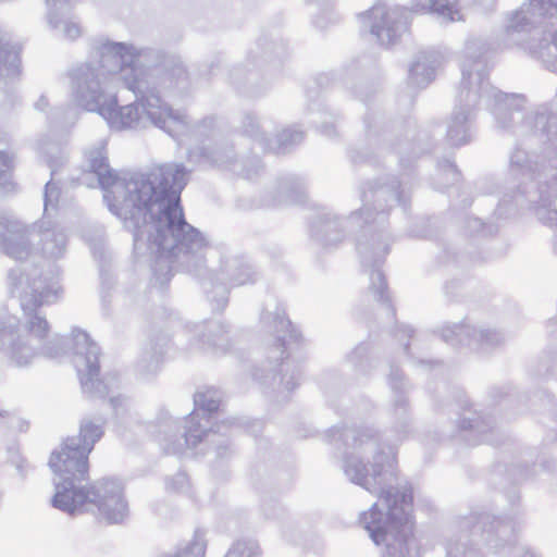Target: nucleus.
Here are the masks:
<instances>
[{
  "instance_id": "obj_56",
  "label": "nucleus",
  "mask_w": 557,
  "mask_h": 557,
  "mask_svg": "<svg viewBox=\"0 0 557 557\" xmlns=\"http://www.w3.org/2000/svg\"><path fill=\"white\" fill-rule=\"evenodd\" d=\"M406 351L409 349V343L404 344Z\"/></svg>"
},
{
  "instance_id": "obj_13",
  "label": "nucleus",
  "mask_w": 557,
  "mask_h": 557,
  "mask_svg": "<svg viewBox=\"0 0 557 557\" xmlns=\"http://www.w3.org/2000/svg\"><path fill=\"white\" fill-rule=\"evenodd\" d=\"M406 206L405 191L400 189V183L392 180L389 183L377 187L366 183L361 190L362 208L350 215L352 221H358V226L368 224H383L386 221L387 211L383 202L388 200Z\"/></svg>"
},
{
  "instance_id": "obj_45",
  "label": "nucleus",
  "mask_w": 557,
  "mask_h": 557,
  "mask_svg": "<svg viewBox=\"0 0 557 557\" xmlns=\"http://www.w3.org/2000/svg\"><path fill=\"white\" fill-rule=\"evenodd\" d=\"M413 334V330L410 326L404 325L400 329H397L395 336H401V337H411Z\"/></svg>"
},
{
  "instance_id": "obj_16",
  "label": "nucleus",
  "mask_w": 557,
  "mask_h": 557,
  "mask_svg": "<svg viewBox=\"0 0 557 557\" xmlns=\"http://www.w3.org/2000/svg\"><path fill=\"white\" fill-rule=\"evenodd\" d=\"M190 333L199 336V338L190 344L189 349H199L203 354L219 356L230 348V332L222 322L208 321L202 325H195L194 330L185 326L180 330L177 336L188 337Z\"/></svg>"
},
{
  "instance_id": "obj_55",
  "label": "nucleus",
  "mask_w": 557,
  "mask_h": 557,
  "mask_svg": "<svg viewBox=\"0 0 557 557\" xmlns=\"http://www.w3.org/2000/svg\"><path fill=\"white\" fill-rule=\"evenodd\" d=\"M400 165H401L403 168H405V160H404V158H403V157H400Z\"/></svg>"
},
{
  "instance_id": "obj_8",
  "label": "nucleus",
  "mask_w": 557,
  "mask_h": 557,
  "mask_svg": "<svg viewBox=\"0 0 557 557\" xmlns=\"http://www.w3.org/2000/svg\"><path fill=\"white\" fill-rule=\"evenodd\" d=\"M106 420L103 418L91 419L85 417L81 420L77 436L66 437L60 445V448L51 453L49 467L54 473L53 483L63 482L71 486L70 479L89 478L88 456L92 451L96 443L104 434Z\"/></svg>"
},
{
  "instance_id": "obj_37",
  "label": "nucleus",
  "mask_w": 557,
  "mask_h": 557,
  "mask_svg": "<svg viewBox=\"0 0 557 557\" xmlns=\"http://www.w3.org/2000/svg\"><path fill=\"white\" fill-rule=\"evenodd\" d=\"M259 546L255 541H237L227 550L225 557H257Z\"/></svg>"
},
{
  "instance_id": "obj_2",
  "label": "nucleus",
  "mask_w": 557,
  "mask_h": 557,
  "mask_svg": "<svg viewBox=\"0 0 557 557\" xmlns=\"http://www.w3.org/2000/svg\"><path fill=\"white\" fill-rule=\"evenodd\" d=\"M87 158L109 210L133 234L135 253L151 258L156 281L168 284L174 271L196 273L203 265L208 242L187 223L181 206L189 174L183 164H164L150 175L120 177L109 165L103 141Z\"/></svg>"
},
{
  "instance_id": "obj_21",
  "label": "nucleus",
  "mask_w": 557,
  "mask_h": 557,
  "mask_svg": "<svg viewBox=\"0 0 557 557\" xmlns=\"http://www.w3.org/2000/svg\"><path fill=\"white\" fill-rule=\"evenodd\" d=\"M0 248L15 260L25 259L30 252L28 230L20 222L0 216Z\"/></svg>"
},
{
  "instance_id": "obj_30",
  "label": "nucleus",
  "mask_w": 557,
  "mask_h": 557,
  "mask_svg": "<svg viewBox=\"0 0 557 557\" xmlns=\"http://www.w3.org/2000/svg\"><path fill=\"white\" fill-rule=\"evenodd\" d=\"M176 430V421L170 418L160 422L157 440L165 454L181 455L185 450L181 442L176 443V440H173Z\"/></svg>"
},
{
  "instance_id": "obj_32",
  "label": "nucleus",
  "mask_w": 557,
  "mask_h": 557,
  "mask_svg": "<svg viewBox=\"0 0 557 557\" xmlns=\"http://www.w3.org/2000/svg\"><path fill=\"white\" fill-rule=\"evenodd\" d=\"M207 549V542L205 532L200 529L195 531L193 540L175 554H166L160 557H205Z\"/></svg>"
},
{
  "instance_id": "obj_1",
  "label": "nucleus",
  "mask_w": 557,
  "mask_h": 557,
  "mask_svg": "<svg viewBox=\"0 0 557 557\" xmlns=\"http://www.w3.org/2000/svg\"><path fill=\"white\" fill-rule=\"evenodd\" d=\"M512 48L525 50L557 74V0H528L506 16L504 28L495 35L467 41L446 134L449 145L459 147L470 141V123L481 103H485L502 131L548 140L557 136V112L542 109L527 113L523 96L503 94L490 84L488 55Z\"/></svg>"
},
{
  "instance_id": "obj_19",
  "label": "nucleus",
  "mask_w": 557,
  "mask_h": 557,
  "mask_svg": "<svg viewBox=\"0 0 557 557\" xmlns=\"http://www.w3.org/2000/svg\"><path fill=\"white\" fill-rule=\"evenodd\" d=\"M264 371L265 374H259L256 371L253 373L255 379L264 382L270 379L273 386H283L281 393H284V391L292 392L299 385L301 369L289 356L277 357L276 359L268 358V366Z\"/></svg>"
},
{
  "instance_id": "obj_46",
  "label": "nucleus",
  "mask_w": 557,
  "mask_h": 557,
  "mask_svg": "<svg viewBox=\"0 0 557 557\" xmlns=\"http://www.w3.org/2000/svg\"><path fill=\"white\" fill-rule=\"evenodd\" d=\"M49 107V100L45 95H41L35 102V108L39 111H45Z\"/></svg>"
},
{
  "instance_id": "obj_14",
  "label": "nucleus",
  "mask_w": 557,
  "mask_h": 557,
  "mask_svg": "<svg viewBox=\"0 0 557 557\" xmlns=\"http://www.w3.org/2000/svg\"><path fill=\"white\" fill-rule=\"evenodd\" d=\"M260 322L275 335V343L269 350V359L289 356L287 351L297 346L301 339L300 333L286 317L284 307L273 295L265 300Z\"/></svg>"
},
{
  "instance_id": "obj_24",
  "label": "nucleus",
  "mask_w": 557,
  "mask_h": 557,
  "mask_svg": "<svg viewBox=\"0 0 557 557\" xmlns=\"http://www.w3.org/2000/svg\"><path fill=\"white\" fill-rule=\"evenodd\" d=\"M40 251L46 259L57 260L65 255L67 235L50 220H41L39 224Z\"/></svg>"
},
{
  "instance_id": "obj_18",
  "label": "nucleus",
  "mask_w": 557,
  "mask_h": 557,
  "mask_svg": "<svg viewBox=\"0 0 557 557\" xmlns=\"http://www.w3.org/2000/svg\"><path fill=\"white\" fill-rule=\"evenodd\" d=\"M441 337L450 345H467L473 349L496 347L504 342V336L499 332L476 330L466 322L444 325Z\"/></svg>"
},
{
  "instance_id": "obj_44",
  "label": "nucleus",
  "mask_w": 557,
  "mask_h": 557,
  "mask_svg": "<svg viewBox=\"0 0 557 557\" xmlns=\"http://www.w3.org/2000/svg\"><path fill=\"white\" fill-rule=\"evenodd\" d=\"M469 224H470V227H471V231L472 232H481V233H484V224L483 222L480 220V219H470L469 220Z\"/></svg>"
},
{
  "instance_id": "obj_34",
  "label": "nucleus",
  "mask_w": 557,
  "mask_h": 557,
  "mask_svg": "<svg viewBox=\"0 0 557 557\" xmlns=\"http://www.w3.org/2000/svg\"><path fill=\"white\" fill-rule=\"evenodd\" d=\"M10 137L7 133L0 132V184L5 185L13 169V156L8 152Z\"/></svg>"
},
{
  "instance_id": "obj_12",
  "label": "nucleus",
  "mask_w": 557,
  "mask_h": 557,
  "mask_svg": "<svg viewBox=\"0 0 557 557\" xmlns=\"http://www.w3.org/2000/svg\"><path fill=\"white\" fill-rule=\"evenodd\" d=\"M391 237L383 233H372L366 240H359L357 245L361 257L362 267L370 271L371 285L377 301L386 304L392 314H395L394 307L389 304L387 284L380 265L384 262L389 252Z\"/></svg>"
},
{
  "instance_id": "obj_39",
  "label": "nucleus",
  "mask_w": 557,
  "mask_h": 557,
  "mask_svg": "<svg viewBox=\"0 0 557 557\" xmlns=\"http://www.w3.org/2000/svg\"><path fill=\"white\" fill-rule=\"evenodd\" d=\"M447 557H482L474 548H466L463 544L448 543L446 546Z\"/></svg>"
},
{
  "instance_id": "obj_54",
  "label": "nucleus",
  "mask_w": 557,
  "mask_h": 557,
  "mask_svg": "<svg viewBox=\"0 0 557 557\" xmlns=\"http://www.w3.org/2000/svg\"><path fill=\"white\" fill-rule=\"evenodd\" d=\"M177 71H178V75H180V76H182V75H185V74H186V73H185V71H184L183 69H178Z\"/></svg>"
},
{
  "instance_id": "obj_57",
  "label": "nucleus",
  "mask_w": 557,
  "mask_h": 557,
  "mask_svg": "<svg viewBox=\"0 0 557 557\" xmlns=\"http://www.w3.org/2000/svg\"><path fill=\"white\" fill-rule=\"evenodd\" d=\"M288 197L292 198L293 197V190H289L288 193Z\"/></svg>"
},
{
  "instance_id": "obj_48",
  "label": "nucleus",
  "mask_w": 557,
  "mask_h": 557,
  "mask_svg": "<svg viewBox=\"0 0 557 557\" xmlns=\"http://www.w3.org/2000/svg\"><path fill=\"white\" fill-rule=\"evenodd\" d=\"M321 133L324 135H327V136H332L335 134V128H334V126L326 125L321 128Z\"/></svg>"
},
{
  "instance_id": "obj_31",
  "label": "nucleus",
  "mask_w": 557,
  "mask_h": 557,
  "mask_svg": "<svg viewBox=\"0 0 557 557\" xmlns=\"http://www.w3.org/2000/svg\"><path fill=\"white\" fill-rule=\"evenodd\" d=\"M458 426L460 430L463 431H473L479 436L478 440L468 438V441L472 442V444H478L482 442L493 444V441L490 438L487 434L492 431L490 423H487L483 419H480L476 412H470L469 417H462L458 422Z\"/></svg>"
},
{
  "instance_id": "obj_53",
  "label": "nucleus",
  "mask_w": 557,
  "mask_h": 557,
  "mask_svg": "<svg viewBox=\"0 0 557 557\" xmlns=\"http://www.w3.org/2000/svg\"><path fill=\"white\" fill-rule=\"evenodd\" d=\"M245 176H246L247 178H252V174H251L249 171H246V172H245Z\"/></svg>"
},
{
  "instance_id": "obj_36",
  "label": "nucleus",
  "mask_w": 557,
  "mask_h": 557,
  "mask_svg": "<svg viewBox=\"0 0 557 557\" xmlns=\"http://www.w3.org/2000/svg\"><path fill=\"white\" fill-rule=\"evenodd\" d=\"M61 195V189L51 178L45 185L44 193V216L42 220H50V210H55Z\"/></svg>"
},
{
  "instance_id": "obj_7",
  "label": "nucleus",
  "mask_w": 557,
  "mask_h": 557,
  "mask_svg": "<svg viewBox=\"0 0 557 557\" xmlns=\"http://www.w3.org/2000/svg\"><path fill=\"white\" fill-rule=\"evenodd\" d=\"M71 483L62 486L54 482V495L51 498L53 508L70 516L82 515L96 507L98 518L109 524L122 523L127 519L129 510L124 496V486L117 479H102L89 484L88 479L74 476Z\"/></svg>"
},
{
  "instance_id": "obj_41",
  "label": "nucleus",
  "mask_w": 557,
  "mask_h": 557,
  "mask_svg": "<svg viewBox=\"0 0 557 557\" xmlns=\"http://www.w3.org/2000/svg\"><path fill=\"white\" fill-rule=\"evenodd\" d=\"M7 418L9 420V428L17 430L20 432H24L28 429V423L18 417H16L14 413H11L7 410H2L0 408V419Z\"/></svg>"
},
{
  "instance_id": "obj_4",
  "label": "nucleus",
  "mask_w": 557,
  "mask_h": 557,
  "mask_svg": "<svg viewBox=\"0 0 557 557\" xmlns=\"http://www.w3.org/2000/svg\"><path fill=\"white\" fill-rule=\"evenodd\" d=\"M327 436L331 442L344 440L348 443L351 438V446L357 453H375L371 472L355 454L345 458L344 472L352 483L372 494H380V502L387 509L383 513L379 503H375L359 519L376 545L385 544L383 557H407L413 535V491L410 484L404 485L401 490L385 488L395 476L396 451L388 447L385 454L376 433L369 426L356 430L332 428Z\"/></svg>"
},
{
  "instance_id": "obj_42",
  "label": "nucleus",
  "mask_w": 557,
  "mask_h": 557,
  "mask_svg": "<svg viewBox=\"0 0 557 557\" xmlns=\"http://www.w3.org/2000/svg\"><path fill=\"white\" fill-rule=\"evenodd\" d=\"M440 171L442 174L451 176V180L454 182H457L459 180L460 174H459L456 165L453 162H450L449 160H446L440 164Z\"/></svg>"
},
{
  "instance_id": "obj_43",
  "label": "nucleus",
  "mask_w": 557,
  "mask_h": 557,
  "mask_svg": "<svg viewBox=\"0 0 557 557\" xmlns=\"http://www.w3.org/2000/svg\"><path fill=\"white\" fill-rule=\"evenodd\" d=\"M515 557H541L540 554H537L533 548L530 547H523V548H517L513 553Z\"/></svg>"
},
{
  "instance_id": "obj_25",
  "label": "nucleus",
  "mask_w": 557,
  "mask_h": 557,
  "mask_svg": "<svg viewBox=\"0 0 557 557\" xmlns=\"http://www.w3.org/2000/svg\"><path fill=\"white\" fill-rule=\"evenodd\" d=\"M46 4L48 23L52 29H58L59 25L63 24V38L74 40L81 37L82 27L78 23L59 18V15H64L70 11L73 0H46Z\"/></svg>"
},
{
  "instance_id": "obj_15",
  "label": "nucleus",
  "mask_w": 557,
  "mask_h": 557,
  "mask_svg": "<svg viewBox=\"0 0 557 557\" xmlns=\"http://www.w3.org/2000/svg\"><path fill=\"white\" fill-rule=\"evenodd\" d=\"M408 13L407 8L375 4L369 11L360 13L359 18L370 28L380 45L389 47L407 30Z\"/></svg>"
},
{
  "instance_id": "obj_3",
  "label": "nucleus",
  "mask_w": 557,
  "mask_h": 557,
  "mask_svg": "<svg viewBox=\"0 0 557 557\" xmlns=\"http://www.w3.org/2000/svg\"><path fill=\"white\" fill-rule=\"evenodd\" d=\"M141 51L110 40L99 41L90 59L70 70L71 97L76 107L98 112L111 128L154 126L175 139L203 134L211 119L190 125L159 95L153 74L140 65Z\"/></svg>"
},
{
  "instance_id": "obj_22",
  "label": "nucleus",
  "mask_w": 557,
  "mask_h": 557,
  "mask_svg": "<svg viewBox=\"0 0 557 557\" xmlns=\"http://www.w3.org/2000/svg\"><path fill=\"white\" fill-rule=\"evenodd\" d=\"M442 62L443 57L438 51L420 52L409 69L408 83L417 88L429 86L435 78L436 71Z\"/></svg>"
},
{
  "instance_id": "obj_52",
  "label": "nucleus",
  "mask_w": 557,
  "mask_h": 557,
  "mask_svg": "<svg viewBox=\"0 0 557 557\" xmlns=\"http://www.w3.org/2000/svg\"><path fill=\"white\" fill-rule=\"evenodd\" d=\"M408 146H409L408 144H405V146H400L398 152L404 153L408 149Z\"/></svg>"
},
{
  "instance_id": "obj_17",
  "label": "nucleus",
  "mask_w": 557,
  "mask_h": 557,
  "mask_svg": "<svg viewBox=\"0 0 557 557\" xmlns=\"http://www.w3.org/2000/svg\"><path fill=\"white\" fill-rule=\"evenodd\" d=\"M473 539H480L493 548H498L499 541L509 543L515 535L511 520H502L490 513L471 515L466 522Z\"/></svg>"
},
{
  "instance_id": "obj_9",
  "label": "nucleus",
  "mask_w": 557,
  "mask_h": 557,
  "mask_svg": "<svg viewBox=\"0 0 557 557\" xmlns=\"http://www.w3.org/2000/svg\"><path fill=\"white\" fill-rule=\"evenodd\" d=\"M73 363L77 372L83 393L92 399L106 398L112 388L117 387L116 377H100V347L89 334L74 329L72 331Z\"/></svg>"
},
{
  "instance_id": "obj_11",
  "label": "nucleus",
  "mask_w": 557,
  "mask_h": 557,
  "mask_svg": "<svg viewBox=\"0 0 557 557\" xmlns=\"http://www.w3.org/2000/svg\"><path fill=\"white\" fill-rule=\"evenodd\" d=\"M257 273L242 257H228L222 260L220 270L202 280V288L213 310H222L228 302V288L253 283Z\"/></svg>"
},
{
  "instance_id": "obj_28",
  "label": "nucleus",
  "mask_w": 557,
  "mask_h": 557,
  "mask_svg": "<svg viewBox=\"0 0 557 557\" xmlns=\"http://www.w3.org/2000/svg\"><path fill=\"white\" fill-rule=\"evenodd\" d=\"M310 236L322 246L336 245L344 238L338 221L331 219L330 213H323L310 224Z\"/></svg>"
},
{
  "instance_id": "obj_40",
  "label": "nucleus",
  "mask_w": 557,
  "mask_h": 557,
  "mask_svg": "<svg viewBox=\"0 0 557 557\" xmlns=\"http://www.w3.org/2000/svg\"><path fill=\"white\" fill-rule=\"evenodd\" d=\"M368 345L364 343L359 344L348 356L349 361L359 369L363 368V364L367 362L366 357L368 355Z\"/></svg>"
},
{
  "instance_id": "obj_6",
  "label": "nucleus",
  "mask_w": 557,
  "mask_h": 557,
  "mask_svg": "<svg viewBox=\"0 0 557 557\" xmlns=\"http://www.w3.org/2000/svg\"><path fill=\"white\" fill-rule=\"evenodd\" d=\"M508 176L517 183V189L500 200L497 213L503 215L511 202L532 211L543 225L554 228L557 250V210L552 208L557 198V147L548 152V164L542 169L528 152L516 147L509 158Z\"/></svg>"
},
{
  "instance_id": "obj_29",
  "label": "nucleus",
  "mask_w": 557,
  "mask_h": 557,
  "mask_svg": "<svg viewBox=\"0 0 557 557\" xmlns=\"http://www.w3.org/2000/svg\"><path fill=\"white\" fill-rule=\"evenodd\" d=\"M417 10L434 12L443 18L455 22L462 18L459 0H412Z\"/></svg>"
},
{
  "instance_id": "obj_50",
  "label": "nucleus",
  "mask_w": 557,
  "mask_h": 557,
  "mask_svg": "<svg viewBox=\"0 0 557 557\" xmlns=\"http://www.w3.org/2000/svg\"><path fill=\"white\" fill-rule=\"evenodd\" d=\"M350 159L354 163H361L362 162V157L359 156V153H351L350 154Z\"/></svg>"
},
{
  "instance_id": "obj_47",
  "label": "nucleus",
  "mask_w": 557,
  "mask_h": 557,
  "mask_svg": "<svg viewBox=\"0 0 557 557\" xmlns=\"http://www.w3.org/2000/svg\"><path fill=\"white\" fill-rule=\"evenodd\" d=\"M25 461L22 458H18V460L15 462L16 469L18 472L24 476L27 472L28 465H24Z\"/></svg>"
},
{
  "instance_id": "obj_33",
  "label": "nucleus",
  "mask_w": 557,
  "mask_h": 557,
  "mask_svg": "<svg viewBox=\"0 0 557 557\" xmlns=\"http://www.w3.org/2000/svg\"><path fill=\"white\" fill-rule=\"evenodd\" d=\"M169 349V341L164 336L150 338L148 347L145 349L143 361L150 366H157L162 360L163 355Z\"/></svg>"
},
{
  "instance_id": "obj_38",
  "label": "nucleus",
  "mask_w": 557,
  "mask_h": 557,
  "mask_svg": "<svg viewBox=\"0 0 557 557\" xmlns=\"http://www.w3.org/2000/svg\"><path fill=\"white\" fill-rule=\"evenodd\" d=\"M165 488L169 492L184 493L189 488V479L186 473L178 472L173 478L166 479Z\"/></svg>"
},
{
  "instance_id": "obj_20",
  "label": "nucleus",
  "mask_w": 557,
  "mask_h": 557,
  "mask_svg": "<svg viewBox=\"0 0 557 557\" xmlns=\"http://www.w3.org/2000/svg\"><path fill=\"white\" fill-rule=\"evenodd\" d=\"M388 384L395 395V399L392 404L394 429L397 434V440L404 441L411 431V419L409 404L404 396L405 383L403 372L393 368L388 375Z\"/></svg>"
},
{
  "instance_id": "obj_26",
  "label": "nucleus",
  "mask_w": 557,
  "mask_h": 557,
  "mask_svg": "<svg viewBox=\"0 0 557 557\" xmlns=\"http://www.w3.org/2000/svg\"><path fill=\"white\" fill-rule=\"evenodd\" d=\"M22 47L12 44L9 35L0 30V76L16 78L21 75V53Z\"/></svg>"
},
{
  "instance_id": "obj_49",
  "label": "nucleus",
  "mask_w": 557,
  "mask_h": 557,
  "mask_svg": "<svg viewBox=\"0 0 557 557\" xmlns=\"http://www.w3.org/2000/svg\"><path fill=\"white\" fill-rule=\"evenodd\" d=\"M110 405L112 406L113 409L116 410L119 408V406L122 405L121 397H111Z\"/></svg>"
},
{
  "instance_id": "obj_51",
  "label": "nucleus",
  "mask_w": 557,
  "mask_h": 557,
  "mask_svg": "<svg viewBox=\"0 0 557 557\" xmlns=\"http://www.w3.org/2000/svg\"><path fill=\"white\" fill-rule=\"evenodd\" d=\"M314 24L315 26L320 27V28H323L324 27V24L322 23L321 18L320 17H317L314 20Z\"/></svg>"
},
{
  "instance_id": "obj_23",
  "label": "nucleus",
  "mask_w": 557,
  "mask_h": 557,
  "mask_svg": "<svg viewBox=\"0 0 557 557\" xmlns=\"http://www.w3.org/2000/svg\"><path fill=\"white\" fill-rule=\"evenodd\" d=\"M243 128H244L245 134L260 140V144L262 145L263 149L272 150L275 153L285 152L286 150L300 144L305 138V134L300 129H294V128L284 129L277 137V146L271 147L267 143V140L262 136V134L259 132V127L257 125L256 117L251 113H248L244 116Z\"/></svg>"
},
{
  "instance_id": "obj_10",
  "label": "nucleus",
  "mask_w": 557,
  "mask_h": 557,
  "mask_svg": "<svg viewBox=\"0 0 557 557\" xmlns=\"http://www.w3.org/2000/svg\"><path fill=\"white\" fill-rule=\"evenodd\" d=\"M221 404L222 397L218 389L208 388L195 394V408L186 418L185 446L196 447L210 432L224 434L235 424L234 419L218 422Z\"/></svg>"
},
{
  "instance_id": "obj_5",
  "label": "nucleus",
  "mask_w": 557,
  "mask_h": 557,
  "mask_svg": "<svg viewBox=\"0 0 557 557\" xmlns=\"http://www.w3.org/2000/svg\"><path fill=\"white\" fill-rule=\"evenodd\" d=\"M8 277L11 293L20 298L24 324L14 317L0 319V351L15 367H26L39 355L50 359L64 355L66 338L54 336L48 341L50 325L39 312L42 305L53 304L62 293L59 267L49 264L44 273L17 265Z\"/></svg>"
},
{
  "instance_id": "obj_35",
  "label": "nucleus",
  "mask_w": 557,
  "mask_h": 557,
  "mask_svg": "<svg viewBox=\"0 0 557 557\" xmlns=\"http://www.w3.org/2000/svg\"><path fill=\"white\" fill-rule=\"evenodd\" d=\"M38 151L45 158L47 165L51 169V176L57 172V168L64 162V154L59 150L58 146L53 143L46 144L40 140L37 144Z\"/></svg>"
},
{
  "instance_id": "obj_27",
  "label": "nucleus",
  "mask_w": 557,
  "mask_h": 557,
  "mask_svg": "<svg viewBox=\"0 0 557 557\" xmlns=\"http://www.w3.org/2000/svg\"><path fill=\"white\" fill-rule=\"evenodd\" d=\"M187 159L190 162H195L203 166L230 169L233 163L234 156L231 149L221 147L209 149L203 146L190 149L187 154Z\"/></svg>"
}]
</instances>
